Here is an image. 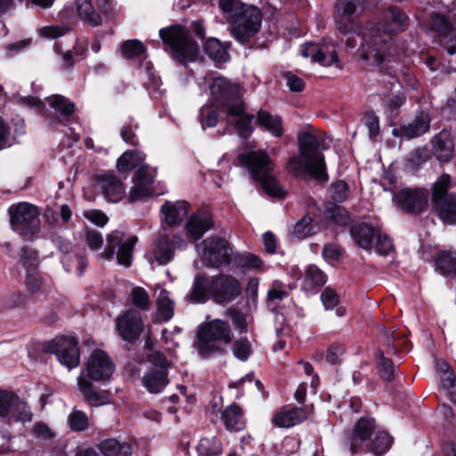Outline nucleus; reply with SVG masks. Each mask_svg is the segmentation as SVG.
<instances>
[{"mask_svg": "<svg viewBox=\"0 0 456 456\" xmlns=\"http://www.w3.org/2000/svg\"><path fill=\"white\" fill-rule=\"evenodd\" d=\"M208 88L216 107L225 110L228 122L234 125L240 137L248 138L253 132V116L245 112L240 86L218 76L211 78Z\"/></svg>", "mask_w": 456, "mask_h": 456, "instance_id": "f257e3e1", "label": "nucleus"}, {"mask_svg": "<svg viewBox=\"0 0 456 456\" xmlns=\"http://www.w3.org/2000/svg\"><path fill=\"white\" fill-rule=\"evenodd\" d=\"M297 142L299 154L289 160L288 171L296 176H309L326 182L328 175L318 138L308 132H301L297 134Z\"/></svg>", "mask_w": 456, "mask_h": 456, "instance_id": "f03ea898", "label": "nucleus"}, {"mask_svg": "<svg viewBox=\"0 0 456 456\" xmlns=\"http://www.w3.org/2000/svg\"><path fill=\"white\" fill-rule=\"evenodd\" d=\"M386 19L393 23L389 32L382 31L380 25H368L362 31L360 54L372 65H379L385 61L391 45L390 32L399 30L404 25L406 16L400 10L390 9Z\"/></svg>", "mask_w": 456, "mask_h": 456, "instance_id": "7ed1b4c3", "label": "nucleus"}, {"mask_svg": "<svg viewBox=\"0 0 456 456\" xmlns=\"http://www.w3.org/2000/svg\"><path fill=\"white\" fill-rule=\"evenodd\" d=\"M219 5L234 23L232 34L239 42H247L259 31L262 15L258 8L239 0H220Z\"/></svg>", "mask_w": 456, "mask_h": 456, "instance_id": "20e7f679", "label": "nucleus"}, {"mask_svg": "<svg viewBox=\"0 0 456 456\" xmlns=\"http://www.w3.org/2000/svg\"><path fill=\"white\" fill-rule=\"evenodd\" d=\"M240 164L247 167L251 176L261 183L265 192L274 198H283L284 189L279 184L273 171L274 164L263 150H250L239 155Z\"/></svg>", "mask_w": 456, "mask_h": 456, "instance_id": "39448f33", "label": "nucleus"}, {"mask_svg": "<svg viewBox=\"0 0 456 456\" xmlns=\"http://www.w3.org/2000/svg\"><path fill=\"white\" fill-rule=\"evenodd\" d=\"M373 430V420L361 418L354 425L353 431L345 437V448H347L352 454H355L366 444L376 456H382L390 448L392 437L386 432H378L371 443L367 444Z\"/></svg>", "mask_w": 456, "mask_h": 456, "instance_id": "423d86ee", "label": "nucleus"}, {"mask_svg": "<svg viewBox=\"0 0 456 456\" xmlns=\"http://www.w3.org/2000/svg\"><path fill=\"white\" fill-rule=\"evenodd\" d=\"M196 348L204 357L221 351L219 343L229 344L232 339L228 322L215 319L202 325L198 330Z\"/></svg>", "mask_w": 456, "mask_h": 456, "instance_id": "0eeeda50", "label": "nucleus"}, {"mask_svg": "<svg viewBox=\"0 0 456 456\" xmlns=\"http://www.w3.org/2000/svg\"><path fill=\"white\" fill-rule=\"evenodd\" d=\"M159 37L181 63L185 64L196 60L199 47L185 28L176 25L162 28L159 30Z\"/></svg>", "mask_w": 456, "mask_h": 456, "instance_id": "6e6552de", "label": "nucleus"}, {"mask_svg": "<svg viewBox=\"0 0 456 456\" xmlns=\"http://www.w3.org/2000/svg\"><path fill=\"white\" fill-rule=\"evenodd\" d=\"M12 230L25 240H31L40 231L39 212L27 202L12 206L9 209Z\"/></svg>", "mask_w": 456, "mask_h": 456, "instance_id": "1a4fd4ad", "label": "nucleus"}, {"mask_svg": "<svg viewBox=\"0 0 456 456\" xmlns=\"http://www.w3.org/2000/svg\"><path fill=\"white\" fill-rule=\"evenodd\" d=\"M451 177L444 174L433 185L431 201L439 218L445 224H456V194L448 193Z\"/></svg>", "mask_w": 456, "mask_h": 456, "instance_id": "9d476101", "label": "nucleus"}, {"mask_svg": "<svg viewBox=\"0 0 456 456\" xmlns=\"http://www.w3.org/2000/svg\"><path fill=\"white\" fill-rule=\"evenodd\" d=\"M136 242V236L115 230L107 235V246L101 256L110 260L113 257L115 249H117L116 257L118 263L128 267L131 265L133 250Z\"/></svg>", "mask_w": 456, "mask_h": 456, "instance_id": "9b49d317", "label": "nucleus"}, {"mask_svg": "<svg viewBox=\"0 0 456 456\" xmlns=\"http://www.w3.org/2000/svg\"><path fill=\"white\" fill-rule=\"evenodd\" d=\"M43 350L53 354L61 364L68 369L76 368L80 362L78 343L73 337L60 336L44 344Z\"/></svg>", "mask_w": 456, "mask_h": 456, "instance_id": "f8f14e48", "label": "nucleus"}, {"mask_svg": "<svg viewBox=\"0 0 456 456\" xmlns=\"http://www.w3.org/2000/svg\"><path fill=\"white\" fill-rule=\"evenodd\" d=\"M428 190L418 187L403 188L393 196V201L407 214L419 215L423 212L428 202Z\"/></svg>", "mask_w": 456, "mask_h": 456, "instance_id": "ddd939ff", "label": "nucleus"}, {"mask_svg": "<svg viewBox=\"0 0 456 456\" xmlns=\"http://www.w3.org/2000/svg\"><path fill=\"white\" fill-rule=\"evenodd\" d=\"M209 297L217 303L224 304L234 300L242 291L238 279L229 274L211 277L208 285Z\"/></svg>", "mask_w": 456, "mask_h": 456, "instance_id": "4468645a", "label": "nucleus"}, {"mask_svg": "<svg viewBox=\"0 0 456 456\" xmlns=\"http://www.w3.org/2000/svg\"><path fill=\"white\" fill-rule=\"evenodd\" d=\"M185 244L181 236L164 232L159 236L151 251L148 254V260L151 265L154 263L159 265H167L173 259L175 249L183 248Z\"/></svg>", "mask_w": 456, "mask_h": 456, "instance_id": "2eb2a0df", "label": "nucleus"}, {"mask_svg": "<svg viewBox=\"0 0 456 456\" xmlns=\"http://www.w3.org/2000/svg\"><path fill=\"white\" fill-rule=\"evenodd\" d=\"M0 418L7 421H30L32 413L27 403L16 395L0 392Z\"/></svg>", "mask_w": 456, "mask_h": 456, "instance_id": "dca6fc26", "label": "nucleus"}, {"mask_svg": "<svg viewBox=\"0 0 456 456\" xmlns=\"http://www.w3.org/2000/svg\"><path fill=\"white\" fill-rule=\"evenodd\" d=\"M203 260L209 266L219 267L231 262L232 249L222 238H208L203 240Z\"/></svg>", "mask_w": 456, "mask_h": 456, "instance_id": "f3484780", "label": "nucleus"}, {"mask_svg": "<svg viewBox=\"0 0 456 456\" xmlns=\"http://www.w3.org/2000/svg\"><path fill=\"white\" fill-rule=\"evenodd\" d=\"M368 0H338L336 4L338 29L344 34L353 29L354 16L363 12Z\"/></svg>", "mask_w": 456, "mask_h": 456, "instance_id": "a211bd4d", "label": "nucleus"}, {"mask_svg": "<svg viewBox=\"0 0 456 456\" xmlns=\"http://www.w3.org/2000/svg\"><path fill=\"white\" fill-rule=\"evenodd\" d=\"M115 370L109 355L101 349L94 350L86 362L87 376L94 381L109 379Z\"/></svg>", "mask_w": 456, "mask_h": 456, "instance_id": "6ab92c4d", "label": "nucleus"}, {"mask_svg": "<svg viewBox=\"0 0 456 456\" xmlns=\"http://www.w3.org/2000/svg\"><path fill=\"white\" fill-rule=\"evenodd\" d=\"M116 329L124 340H136L143 330L141 314L134 309L126 310L116 319Z\"/></svg>", "mask_w": 456, "mask_h": 456, "instance_id": "aec40b11", "label": "nucleus"}, {"mask_svg": "<svg viewBox=\"0 0 456 456\" xmlns=\"http://www.w3.org/2000/svg\"><path fill=\"white\" fill-rule=\"evenodd\" d=\"M301 53L304 57H310L314 61L323 66H330L338 62L336 47L331 42L306 43L302 45Z\"/></svg>", "mask_w": 456, "mask_h": 456, "instance_id": "412c9836", "label": "nucleus"}, {"mask_svg": "<svg viewBox=\"0 0 456 456\" xmlns=\"http://www.w3.org/2000/svg\"><path fill=\"white\" fill-rule=\"evenodd\" d=\"M94 186L109 201H119L125 193L123 183L110 172H101L94 176Z\"/></svg>", "mask_w": 456, "mask_h": 456, "instance_id": "4be33fe9", "label": "nucleus"}, {"mask_svg": "<svg viewBox=\"0 0 456 456\" xmlns=\"http://www.w3.org/2000/svg\"><path fill=\"white\" fill-rule=\"evenodd\" d=\"M156 170L147 165L141 166L133 179L134 185L129 191V200L136 201L151 193V184L154 181Z\"/></svg>", "mask_w": 456, "mask_h": 456, "instance_id": "5701e85b", "label": "nucleus"}, {"mask_svg": "<svg viewBox=\"0 0 456 456\" xmlns=\"http://www.w3.org/2000/svg\"><path fill=\"white\" fill-rule=\"evenodd\" d=\"M431 118L428 113L421 111L408 123L403 124L397 129L393 130L395 135H400L407 139L421 136L430 128Z\"/></svg>", "mask_w": 456, "mask_h": 456, "instance_id": "b1692460", "label": "nucleus"}, {"mask_svg": "<svg viewBox=\"0 0 456 456\" xmlns=\"http://www.w3.org/2000/svg\"><path fill=\"white\" fill-rule=\"evenodd\" d=\"M162 223L167 226L179 224L189 213V204L183 200L166 201L161 207Z\"/></svg>", "mask_w": 456, "mask_h": 456, "instance_id": "393cba45", "label": "nucleus"}, {"mask_svg": "<svg viewBox=\"0 0 456 456\" xmlns=\"http://www.w3.org/2000/svg\"><path fill=\"white\" fill-rule=\"evenodd\" d=\"M213 226V220L207 213L197 212L188 219L185 224L186 234L192 240L200 239Z\"/></svg>", "mask_w": 456, "mask_h": 456, "instance_id": "a878e982", "label": "nucleus"}, {"mask_svg": "<svg viewBox=\"0 0 456 456\" xmlns=\"http://www.w3.org/2000/svg\"><path fill=\"white\" fill-rule=\"evenodd\" d=\"M142 383L151 394L160 393L168 384L167 368H151L142 378Z\"/></svg>", "mask_w": 456, "mask_h": 456, "instance_id": "bb28decb", "label": "nucleus"}, {"mask_svg": "<svg viewBox=\"0 0 456 456\" xmlns=\"http://www.w3.org/2000/svg\"><path fill=\"white\" fill-rule=\"evenodd\" d=\"M432 142L435 155L439 160L447 162L452 159L454 143L450 132L442 130L433 138Z\"/></svg>", "mask_w": 456, "mask_h": 456, "instance_id": "cd10ccee", "label": "nucleus"}, {"mask_svg": "<svg viewBox=\"0 0 456 456\" xmlns=\"http://www.w3.org/2000/svg\"><path fill=\"white\" fill-rule=\"evenodd\" d=\"M308 413L302 408L282 409L273 418V422L279 428H289L306 419Z\"/></svg>", "mask_w": 456, "mask_h": 456, "instance_id": "c85d7f7f", "label": "nucleus"}, {"mask_svg": "<svg viewBox=\"0 0 456 456\" xmlns=\"http://www.w3.org/2000/svg\"><path fill=\"white\" fill-rule=\"evenodd\" d=\"M432 28L437 31L439 37L442 38V45L446 48L450 55L456 53V45L452 44V30L446 19L440 14L432 16Z\"/></svg>", "mask_w": 456, "mask_h": 456, "instance_id": "c756f323", "label": "nucleus"}, {"mask_svg": "<svg viewBox=\"0 0 456 456\" xmlns=\"http://www.w3.org/2000/svg\"><path fill=\"white\" fill-rule=\"evenodd\" d=\"M77 16L87 25L97 27L102 25V18L94 9L92 0H75Z\"/></svg>", "mask_w": 456, "mask_h": 456, "instance_id": "7c9ffc66", "label": "nucleus"}, {"mask_svg": "<svg viewBox=\"0 0 456 456\" xmlns=\"http://www.w3.org/2000/svg\"><path fill=\"white\" fill-rule=\"evenodd\" d=\"M379 228L367 224H362L354 228L353 234L357 245L366 250H370L374 246Z\"/></svg>", "mask_w": 456, "mask_h": 456, "instance_id": "2f4dec72", "label": "nucleus"}, {"mask_svg": "<svg viewBox=\"0 0 456 456\" xmlns=\"http://www.w3.org/2000/svg\"><path fill=\"white\" fill-rule=\"evenodd\" d=\"M99 451L103 456H130L132 449L129 444L115 438H109L99 444Z\"/></svg>", "mask_w": 456, "mask_h": 456, "instance_id": "473e14b6", "label": "nucleus"}, {"mask_svg": "<svg viewBox=\"0 0 456 456\" xmlns=\"http://www.w3.org/2000/svg\"><path fill=\"white\" fill-rule=\"evenodd\" d=\"M257 124L275 137L282 134V121L279 116L272 115L266 110H260L256 116Z\"/></svg>", "mask_w": 456, "mask_h": 456, "instance_id": "72a5a7b5", "label": "nucleus"}, {"mask_svg": "<svg viewBox=\"0 0 456 456\" xmlns=\"http://www.w3.org/2000/svg\"><path fill=\"white\" fill-rule=\"evenodd\" d=\"M436 267L443 275L456 279V251L444 250L437 254Z\"/></svg>", "mask_w": 456, "mask_h": 456, "instance_id": "f704fd0d", "label": "nucleus"}, {"mask_svg": "<svg viewBox=\"0 0 456 456\" xmlns=\"http://www.w3.org/2000/svg\"><path fill=\"white\" fill-rule=\"evenodd\" d=\"M222 419L228 430H240L244 427L241 409L236 404H231L222 412Z\"/></svg>", "mask_w": 456, "mask_h": 456, "instance_id": "c9c22d12", "label": "nucleus"}, {"mask_svg": "<svg viewBox=\"0 0 456 456\" xmlns=\"http://www.w3.org/2000/svg\"><path fill=\"white\" fill-rule=\"evenodd\" d=\"M145 159V155L136 151H125L117 161V170L120 174L130 172Z\"/></svg>", "mask_w": 456, "mask_h": 456, "instance_id": "e433bc0d", "label": "nucleus"}, {"mask_svg": "<svg viewBox=\"0 0 456 456\" xmlns=\"http://www.w3.org/2000/svg\"><path fill=\"white\" fill-rule=\"evenodd\" d=\"M327 281V276L315 265H309L305 269V278L302 288L305 291H314L315 288L324 285Z\"/></svg>", "mask_w": 456, "mask_h": 456, "instance_id": "4c0bfd02", "label": "nucleus"}, {"mask_svg": "<svg viewBox=\"0 0 456 456\" xmlns=\"http://www.w3.org/2000/svg\"><path fill=\"white\" fill-rule=\"evenodd\" d=\"M77 386L85 399L91 405L99 406L107 403V397L96 392L94 389L92 383L86 380L85 377L79 376L77 378Z\"/></svg>", "mask_w": 456, "mask_h": 456, "instance_id": "58836bf2", "label": "nucleus"}, {"mask_svg": "<svg viewBox=\"0 0 456 456\" xmlns=\"http://www.w3.org/2000/svg\"><path fill=\"white\" fill-rule=\"evenodd\" d=\"M204 51L214 61L225 62L229 60L227 46L216 38H208L205 43Z\"/></svg>", "mask_w": 456, "mask_h": 456, "instance_id": "ea45409f", "label": "nucleus"}, {"mask_svg": "<svg viewBox=\"0 0 456 456\" xmlns=\"http://www.w3.org/2000/svg\"><path fill=\"white\" fill-rule=\"evenodd\" d=\"M208 281L207 277L203 275H196L193 281L191 291L190 294V299L195 303H204L209 297Z\"/></svg>", "mask_w": 456, "mask_h": 456, "instance_id": "a19ab883", "label": "nucleus"}, {"mask_svg": "<svg viewBox=\"0 0 456 456\" xmlns=\"http://www.w3.org/2000/svg\"><path fill=\"white\" fill-rule=\"evenodd\" d=\"M174 301L169 297L168 292L161 289L157 297V313L159 319L169 321L174 315Z\"/></svg>", "mask_w": 456, "mask_h": 456, "instance_id": "79ce46f5", "label": "nucleus"}, {"mask_svg": "<svg viewBox=\"0 0 456 456\" xmlns=\"http://www.w3.org/2000/svg\"><path fill=\"white\" fill-rule=\"evenodd\" d=\"M197 451L200 456H218L222 453V445L216 436H206L200 440Z\"/></svg>", "mask_w": 456, "mask_h": 456, "instance_id": "37998d69", "label": "nucleus"}, {"mask_svg": "<svg viewBox=\"0 0 456 456\" xmlns=\"http://www.w3.org/2000/svg\"><path fill=\"white\" fill-rule=\"evenodd\" d=\"M129 298L131 304L142 311H148L151 308V297L142 287H134L131 289Z\"/></svg>", "mask_w": 456, "mask_h": 456, "instance_id": "c03bdc74", "label": "nucleus"}, {"mask_svg": "<svg viewBox=\"0 0 456 456\" xmlns=\"http://www.w3.org/2000/svg\"><path fill=\"white\" fill-rule=\"evenodd\" d=\"M49 105L62 116H70L75 110L73 102L61 95H53L47 98Z\"/></svg>", "mask_w": 456, "mask_h": 456, "instance_id": "a18cd8bd", "label": "nucleus"}, {"mask_svg": "<svg viewBox=\"0 0 456 456\" xmlns=\"http://www.w3.org/2000/svg\"><path fill=\"white\" fill-rule=\"evenodd\" d=\"M325 216L338 225H346L349 222L346 211L340 206L329 203L325 206Z\"/></svg>", "mask_w": 456, "mask_h": 456, "instance_id": "49530a36", "label": "nucleus"}, {"mask_svg": "<svg viewBox=\"0 0 456 456\" xmlns=\"http://www.w3.org/2000/svg\"><path fill=\"white\" fill-rule=\"evenodd\" d=\"M313 217L305 215L294 226L293 233L297 238L304 239L315 233Z\"/></svg>", "mask_w": 456, "mask_h": 456, "instance_id": "de8ad7c7", "label": "nucleus"}, {"mask_svg": "<svg viewBox=\"0 0 456 456\" xmlns=\"http://www.w3.org/2000/svg\"><path fill=\"white\" fill-rule=\"evenodd\" d=\"M375 357L380 378L385 381H391L394 378V367L391 360L385 358L383 353L379 350Z\"/></svg>", "mask_w": 456, "mask_h": 456, "instance_id": "09e8293b", "label": "nucleus"}, {"mask_svg": "<svg viewBox=\"0 0 456 456\" xmlns=\"http://www.w3.org/2000/svg\"><path fill=\"white\" fill-rule=\"evenodd\" d=\"M145 51L143 44L136 39L127 40L120 46L121 55L126 59H131L141 55Z\"/></svg>", "mask_w": 456, "mask_h": 456, "instance_id": "8fccbe9b", "label": "nucleus"}, {"mask_svg": "<svg viewBox=\"0 0 456 456\" xmlns=\"http://www.w3.org/2000/svg\"><path fill=\"white\" fill-rule=\"evenodd\" d=\"M225 314L231 319L236 330L240 333H246L248 331V323L245 314L233 307H230L227 309Z\"/></svg>", "mask_w": 456, "mask_h": 456, "instance_id": "3c124183", "label": "nucleus"}, {"mask_svg": "<svg viewBox=\"0 0 456 456\" xmlns=\"http://www.w3.org/2000/svg\"><path fill=\"white\" fill-rule=\"evenodd\" d=\"M441 387L445 391L449 399L456 403V379L453 370L441 374Z\"/></svg>", "mask_w": 456, "mask_h": 456, "instance_id": "603ef678", "label": "nucleus"}, {"mask_svg": "<svg viewBox=\"0 0 456 456\" xmlns=\"http://www.w3.org/2000/svg\"><path fill=\"white\" fill-rule=\"evenodd\" d=\"M34 271L35 270H28L24 281V286L30 294L38 293L43 287V279Z\"/></svg>", "mask_w": 456, "mask_h": 456, "instance_id": "864d4df0", "label": "nucleus"}, {"mask_svg": "<svg viewBox=\"0 0 456 456\" xmlns=\"http://www.w3.org/2000/svg\"><path fill=\"white\" fill-rule=\"evenodd\" d=\"M238 267L247 269H259L262 266V260L253 254H240L235 257Z\"/></svg>", "mask_w": 456, "mask_h": 456, "instance_id": "5fc2aeb1", "label": "nucleus"}, {"mask_svg": "<svg viewBox=\"0 0 456 456\" xmlns=\"http://www.w3.org/2000/svg\"><path fill=\"white\" fill-rule=\"evenodd\" d=\"M200 121L202 127H213L218 122L217 113L209 106H204L200 109Z\"/></svg>", "mask_w": 456, "mask_h": 456, "instance_id": "6e6d98bb", "label": "nucleus"}, {"mask_svg": "<svg viewBox=\"0 0 456 456\" xmlns=\"http://www.w3.org/2000/svg\"><path fill=\"white\" fill-rule=\"evenodd\" d=\"M70 428L75 431H83L88 427V418L82 411H73L69 416Z\"/></svg>", "mask_w": 456, "mask_h": 456, "instance_id": "4d7b16f0", "label": "nucleus"}, {"mask_svg": "<svg viewBox=\"0 0 456 456\" xmlns=\"http://www.w3.org/2000/svg\"><path fill=\"white\" fill-rule=\"evenodd\" d=\"M232 352L236 358L240 361H246L251 353L249 341L246 338L237 340L233 345Z\"/></svg>", "mask_w": 456, "mask_h": 456, "instance_id": "13d9d810", "label": "nucleus"}, {"mask_svg": "<svg viewBox=\"0 0 456 456\" xmlns=\"http://www.w3.org/2000/svg\"><path fill=\"white\" fill-rule=\"evenodd\" d=\"M376 236L374 245L377 252L383 256L388 255L394 249L391 240L387 235H382L379 230Z\"/></svg>", "mask_w": 456, "mask_h": 456, "instance_id": "bf43d9fd", "label": "nucleus"}, {"mask_svg": "<svg viewBox=\"0 0 456 456\" xmlns=\"http://www.w3.org/2000/svg\"><path fill=\"white\" fill-rule=\"evenodd\" d=\"M69 31L66 26H45L39 29V35L42 37L54 39L65 35Z\"/></svg>", "mask_w": 456, "mask_h": 456, "instance_id": "052dcab7", "label": "nucleus"}, {"mask_svg": "<svg viewBox=\"0 0 456 456\" xmlns=\"http://www.w3.org/2000/svg\"><path fill=\"white\" fill-rule=\"evenodd\" d=\"M20 262L28 270H35L37 266V255L28 248H22L20 250Z\"/></svg>", "mask_w": 456, "mask_h": 456, "instance_id": "680f3d73", "label": "nucleus"}, {"mask_svg": "<svg viewBox=\"0 0 456 456\" xmlns=\"http://www.w3.org/2000/svg\"><path fill=\"white\" fill-rule=\"evenodd\" d=\"M330 196L338 202L344 201L347 198V184L341 180L332 183Z\"/></svg>", "mask_w": 456, "mask_h": 456, "instance_id": "e2e57ef3", "label": "nucleus"}, {"mask_svg": "<svg viewBox=\"0 0 456 456\" xmlns=\"http://www.w3.org/2000/svg\"><path fill=\"white\" fill-rule=\"evenodd\" d=\"M321 299L326 310L333 309L339 301L338 295L330 288H326L323 290Z\"/></svg>", "mask_w": 456, "mask_h": 456, "instance_id": "0e129e2a", "label": "nucleus"}, {"mask_svg": "<svg viewBox=\"0 0 456 456\" xmlns=\"http://www.w3.org/2000/svg\"><path fill=\"white\" fill-rule=\"evenodd\" d=\"M86 241L92 250L101 249L103 244L102 234L94 230H89L86 232Z\"/></svg>", "mask_w": 456, "mask_h": 456, "instance_id": "69168bd1", "label": "nucleus"}, {"mask_svg": "<svg viewBox=\"0 0 456 456\" xmlns=\"http://www.w3.org/2000/svg\"><path fill=\"white\" fill-rule=\"evenodd\" d=\"M27 302V296L21 292H14L9 295L4 301L7 309L23 306Z\"/></svg>", "mask_w": 456, "mask_h": 456, "instance_id": "338daca9", "label": "nucleus"}, {"mask_svg": "<svg viewBox=\"0 0 456 456\" xmlns=\"http://www.w3.org/2000/svg\"><path fill=\"white\" fill-rule=\"evenodd\" d=\"M364 124L369 130L370 137L377 136L379 133V121L376 115L373 113H367L364 116Z\"/></svg>", "mask_w": 456, "mask_h": 456, "instance_id": "774afa93", "label": "nucleus"}]
</instances>
